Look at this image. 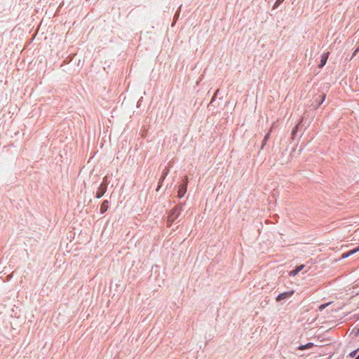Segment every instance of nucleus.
I'll use <instances>...</instances> for the list:
<instances>
[{
	"label": "nucleus",
	"mask_w": 359,
	"mask_h": 359,
	"mask_svg": "<svg viewBox=\"0 0 359 359\" xmlns=\"http://www.w3.org/2000/svg\"><path fill=\"white\" fill-rule=\"evenodd\" d=\"M355 359H359V355Z\"/></svg>",
	"instance_id": "obj_16"
},
{
	"label": "nucleus",
	"mask_w": 359,
	"mask_h": 359,
	"mask_svg": "<svg viewBox=\"0 0 359 359\" xmlns=\"http://www.w3.org/2000/svg\"><path fill=\"white\" fill-rule=\"evenodd\" d=\"M188 182H189L188 177L184 176V183L179 187V189H178L179 198H182L185 195V194L187 192Z\"/></svg>",
	"instance_id": "obj_2"
},
{
	"label": "nucleus",
	"mask_w": 359,
	"mask_h": 359,
	"mask_svg": "<svg viewBox=\"0 0 359 359\" xmlns=\"http://www.w3.org/2000/svg\"><path fill=\"white\" fill-rule=\"evenodd\" d=\"M107 191L106 183H102L97 189L96 193V197L97 198H101Z\"/></svg>",
	"instance_id": "obj_3"
},
{
	"label": "nucleus",
	"mask_w": 359,
	"mask_h": 359,
	"mask_svg": "<svg viewBox=\"0 0 359 359\" xmlns=\"http://www.w3.org/2000/svg\"><path fill=\"white\" fill-rule=\"evenodd\" d=\"M293 294H294V291L293 290L279 294L278 295V297H276V301L277 302H280V301H282L283 299H285L287 298H289V297H292Z\"/></svg>",
	"instance_id": "obj_4"
},
{
	"label": "nucleus",
	"mask_w": 359,
	"mask_h": 359,
	"mask_svg": "<svg viewBox=\"0 0 359 359\" xmlns=\"http://www.w3.org/2000/svg\"><path fill=\"white\" fill-rule=\"evenodd\" d=\"M284 0H277L275 3V6H278Z\"/></svg>",
	"instance_id": "obj_11"
},
{
	"label": "nucleus",
	"mask_w": 359,
	"mask_h": 359,
	"mask_svg": "<svg viewBox=\"0 0 359 359\" xmlns=\"http://www.w3.org/2000/svg\"><path fill=\"white\" fill-rule=\"evenodd\" d=\"M325 306H326V305H321V306H320V309H324Z\"/></svg>",
	"instance_id": "obj_15"
},
{
	"label": "nucleus",
	"mask_w": 359,
	"mask_h": 359,
	"mask_svg": "<svg viewBox=\"0 0 359 359\" xmlns=\"http://www.w3.org/2000/svg\"><path fill=\"white\" fill-rule=\"evenodd\" d=\"M304 267V265H300V266H297L295 269H294V270H292V271H290L289 275H290V276H296V275H297V273H298L301 270H302V269H303Z\"/></svg>",
	"instance_id": "obj_6"
},
{
	"label": "nucleus",
	"mask_w": 359,
	"mask_h": 359,
	"mask_svg": "<svg viewBox=\"0 0 359 359\" xmlns=\"http://www.w3.org/2000/svg\"><path fill=\"white\" fill-rule=\"evenodd\" d=\"M108 203H109V201L107 200H105L102 202V203L101 204V206H100L101 214L104 213L107 210Z\"/></svg>",
	"instance_id": "obj_7"
},
{
	"label": "nucleus",
	"mask_w": 359,
	"mask_h": 359,
	"mask_svg": "<svg viewBox=\"0 0 359 359\" xmlns=\"http://www.w3.org/2000/svg\"><path fill=\"white\" fill-rule=\"evenodd\" d=\"M328 56H329V53L328 52L322 55L320 63L318 65L319 68H322L326 64L327 58H328Z\"/></svg>",
	"instance_id": "obj_5"
},
{
	"label": "nucleus",
	"mask_w": 359,
	"mask_h": 359,
	"mask_svg": "<svg viewBox=\"0 0 359 359\" xmlns=\"http://www.w3.org/2000/svg\"><path fill=\"white\" fill-rule=\"evenodd\" d=\"M313 346V343H308V344H306L305 345L299 346L298 349L302 351V350H304V349H306V348H311Z\"/></svg>",
	"instance_id": "obj_9"
},
{
	"label": "nucleus",
	"mask_w": 359,
	"mask_h": 359,
	"mask_svg": "<svg viewBox=\"0 0 359 359\" xmlns=\"http://www.w3.org/2000/svg\"><path fill=\"white\" fill-rule=\"evenodd\" d=\"M359 51V46L355 49V50L354 51V53H353V57L356 54L357 52Z\"/></svg>",
	"instance_id": "obj_13"
},
{
	"label": "nucleus",
	"mask_w": 359,
	"mask_h": 359,
	"mask_svg": "<svg viewBox=\"0 0 359 359\" xmlns=\"http://www.w3.org/2000/svg\"><path fill=\"white\" fill-rule=\"evenodd\" d=\"M181 210L178 207H175L170 210L168 216V226H171L172 224L175 221L176 219L178 218L180 215Z\"/></svg>",
	"instance_id": "obj_1"
},
{
	"label": "nucleus",
	"mask_w": 359,
	"mask_h": 359,
	"mask_svg": "<svg viewBox=\"0 0 359 359\" xmlns=\"http://www.w3.org/2000/svg\"><path fill=\"white\" fill-rule=\"evenodd\" d=\"M359 251V247L358 248H355L354 250H350L348 251V252L346 253H344L342 255H341V258L343 259H345V258H347L348 257L353 255L354 253L357 252Z\"/></svg>",
	"instance_id": "obj_8"
},
{
	"label": "nucleus",
	"mask_w": 359,
	"mask_h": 359,
	"mask_svg": "<svg viewBox=\"0 0 359 359\" xmlns=\"http://www.w3.org/2000/svg\"><path fill=\"white\" fill-rule=\"evenodd\" d=\"M102 183H106V187H107V176L104 177Z\"/></svg>",
	"instance_id": "obj_12"
},
{
	"label": "nucleus",
	"mask_w": 359,
	"mask_h": 359,
	"mask_svg": "<svg viewBox=\"0 0 359 359\" xmlns=\"http://www.w3.org/2000/svg\"><path fill=\"white\" fill-rule=\"evenodd\" d=\"M269 136H270V132H269L264 137V140H263V145L262 147L266 144V142H267V140H269Z\"/></svg>",
	"instance_id": "obj_10"
},
{
	"label": "nucleus",
	"mask_w": 359,
	"mask_h": 359,
	"mask_svg": "<svg viewBox=\"0 0 359 359\" xmlns=\"http://www.w3.org/2000/svg\"><path fill=\"white\" fill-rule=\"evenodd\" d=\"M355 351H353V353H351V357L355 356Z\"/></svg>",
	"instance_id": "obj_14"
}]
</instances>
